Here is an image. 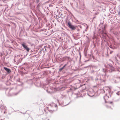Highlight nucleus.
Masks as SVG:
<instances>
[{"instance_id": "f257e3e1", "label": "nucleus", "mask_w": 120, "mask_h": 120, "mask_svg": "<svg viewBox=\"0 0 120 120\" xmlns=\"http://www.w3.org/2000/svg\"><path fill=\"white\" fill-rule=\"evenodd\" d=\"M21 45L24 48V49L26 50L28 52H29L30 49L26 45L25 43L23 42L22 44Z\"/></svg>"}, {"instance_id": "f03ea898", "label": "nucleus", "mask_w": 120, "mask_h": 120, "mask_svg": "<svg viewBox=\"0 0 120 120\" xmlns=\"http://www.w3.org/2000/svg\"><path fill=\"white\" fill-rule=\"evenodd\" d=\"M68 27L70 28L72 30H75L76 29V26L72 25L70 22H68Z\"/></svg>"}, {"instance_id": "7ed1b4c3", "label": "nucleus", "mask_w": 120, "mask_h": 120, "mask_svg": "<svg viewBox=\"0 0 120 120\" xmlns=\"http://www.w3.org/2000/svg\"><path fill=\"white\" fill-rule=\"evenodd\" d=\"M4 69L8 73H10L11 72V70L10 69H8V68L4 67Z\"/></svg>"}, {"instance_id": "20e7f679", "label": "nucleus", "mask_w": 120, "mask_h": 120, "mask_svg": "<svg viewBox=\"0 0 120 120\" xmlns=\"http://www.w3.org/2000/svg\"><path fill=\"white\" fill-rule=\"evenodd\" d=\"M39 1V0H36V2L37 3H38Z\"/></svg>"}, {"instance_id": "39448f33", "label": "nucleus", "mask_w": 120, "mask_h": 120, "mask_svg": "<svg viewBox=\"0 0 120 120\" xmlns=\"http://www.w3.org/2000/svg\"><path fill=\"white\" fill-rule=\"evenodd\" d=\"M64 68V67H63L62 68L60 69V70H62L63 68Z\"/></svg>"}, {"instance_id": "423d86ee", "label": "nucleus", "mask_w": 120, "mask_h": 120, "mask_svg": "<svg viewBox=\"0 0 120 120\" xmlns=\"http://www.w3.org/2000/svg\"><path fill=\"white\" fill-rule=\"evenodd\" d=\"M66 66V64H65L63 67H64H64Z\"/></svg>"}, {"instance_id": "0eeeda50", "label": "nucleus", "mask_w": 120, "mask_h": 120, "mask_svg": "<svg viewBox=\"0 0 120 120\" xmlns=\"http://www.w3.org/2000/svg\"><path fill=\"white\" fill-rule=\"evenodd\" d=\"M106 107H107V108H108V106H107V105H106Z\"/></svg>"}, {"instance_id": "6e6552de", "label": "nucleus", "mask_w": 120, "mask_h": 120, "mask_svg": "<svg viewBox=\"0 0 120 120\" xmlns=\"http://www.w3.org/2000/svg\"><path fill=\"white\" fill-rule=\"evenodd\" d=\"M110 53H112V51H111H111H110Z\"/></svg>"}, {"instance_id": "1a4fd4ad", "label": "nucleus", "mask_w": 120, "mask_h": 120, "mask_svg": "<svg viewBox=\"0 0 120 120\" xmlns=\"http://www.w3.org/2000/svg\"><path fill=\"white\" fill-rule=\"evenodd\" d=\"M112 102H111L110 103H112Z\"/></svg>"}, {"instance_id": "9d476101", "label": "nucleus", "mask_w": 120, "mask_h": 120, "mask_svg": "<svg viewBox=\"0 0 120 120\" xmlns=\"http://www.w3.org/2000/svg\"><path fill=\"white\" fill-rule=\"evenodd\" d=\"M48 120H49V119H48Z\"/></svg>"}]
</instances>
